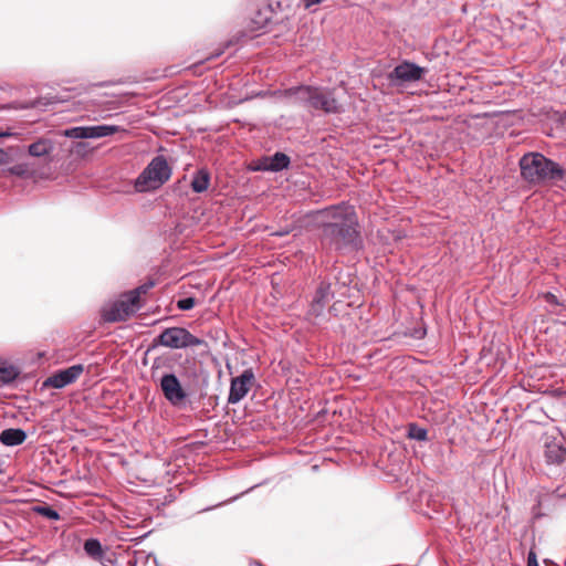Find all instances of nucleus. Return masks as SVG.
Returning a JSON list of instances; mask_svg holds the SVG:
<instances>
[{"mask_svg": "<svg viewBox=\"0 0 566 566\" xmlns=\"http://www.w3.org/2000/svg\"><path fill=\"white\" fill-rule=\"evenodd\" d=\"M322 222V241L336 250L355 243L358 238L357 219L354 208L342 203L317 212Z\"/></svg>", "mask_w": 566, "mask_h": 566, "instance_id": "obj_1", "label": "nucleus"}, {"mask_svg": "<svg viewBox=\"0 0 566 566\" xmlns=\"http://www.w3.org/2000/svg\"><path fill=\"white\" fill-rule=\"evenodd\" d=\"M522 177L532 184L557 182L565 178V170L539 153L525 154L520 159Z\"/></svg>", "mask_w": 566, "mask_h": 566, "instance_id": "obj_2", "label": "nucleus"}, {"mask_svg": "<svg viewBox=\"0 0 566 566\" xmlns=\"http://www.w3.org/2000/svg\"><path fill=\"white\" fill-rule=\"evenodd\" d=\"M285 96L310 108L325 113L336 114L339 113L342 108L331 91L319 87L305 85L292 87L285 91Z\"/></svg>", "mask_w": 566, "mask_h": 566, "instance_id": "obj_3", "label": "nucleus"}, {"mask_svg": "<svg viewBox=\"0 0 566 566\" xmlns=\"http://www.w3.org/2000/svg\"><path fill=\"white\" fill-rule=\"evenodd\" d=\"M171 176V168L164 156L154 157L136 178L134 187L137 192L159 189Z\"/></svg>", "mask_w": 566, "mask_h": 566, "instance_id": "obj_4", "label": "nucleus"}, {"mask_svg": "<svg viewBox=\"0 0 566 566\" xmlns=\"http://www.w3.org/2000/svg\"><path fill=\"white\" fill-rule=\"evenodd\" d=\"M139 308L137 292H128L103 310L105 322H122Z\"/></svg>", "mask_w": 566, "mask_h": 566, "instance_id": "obj_5", "label": "nucleus"}, {"mask_svg": "<svg viewBox=\"0 0 566 566\" xmlns=\"http://www.w3.org/2000/svg\"><path fill=\"white\" fill-rule=\"evenodd\" d=\"M157 344L169 348H186L200 346L205 342L182 327H169L164 329L156 338Z\"/></svg>", "mask_w": 566, "mask_h": 566, "instance_id": "obj_6", "label": "nucleus"}, {"mask_svg": "<svg viewBox=\"0 0 566 566\" xmlns=\"http://www.w3.org/2000/svg\"><path fill=\"white\" fill-rule=\"evenodd\" d=\"M424 74V67H421L412 62L403 61L388 74V80L392 84L411 83L421 80Z\"/></svg>", "mask_w": 566, "mask_h": 566, "instance_id": "obj_7", "label": "nucleus"}, {"mask_svg": "<svg viewBox=\"0 0 566 566\" xmlns=\"http://www.w3.org/2000/svg\"><path fill=\"white\" fill-rule=\"evenodd\" d=\"M253 380L254 374L252 369H245L240 376L232 378L228 402L237 403L241 401L251 389Z\"/></svg>", "mask_w": 566, "mask_h": 566, "instance_id": "obj_8", "label": "nucleus"}, {"mask_svg": "<svg viewBox=\"0 0 566 566\" xmlns=\"http://www.w3.org/2000/svg\"><path fill=\"white\" fill-rule=\"evenodd\" d=\"M331 287V283L327 282H321L318 284L308 308L310 316L317 318L323 315L325 307L334 297Z\"/></svg>", "mask_w": 566, "mask_h": 566, "instance_id": "obj_9", "label": "nucleus"}, {"mask_svg": "<svg viewBox=\"0 0 566 566\" xmlns=\"http://www.w3.org/2000/svg\"><path fill=\"white\" fill-rule=\"evenodd\" d=\"M160 388L165 398L174 406L181 403L186 399L187 395L179 379L174 374H166L161 377Z\"/></svg>", "mask_w": 566, "mask_h": 566, "instance_id": "obj_10", "label": "nucleus"}, {"mask_svg": "<svg viewBox=\"0 0 566 566\" xmlns=\"http://www.w3.org/2000/svg\"><path fill=\"white\" fill-rule=\"evenodd\" d=\"M106 548H104L101 542L96 538H88L83 543V551L77 552V556H87L94 562L99 563L102 566H113L115 564V559L112 556L106 554Z\"/></svg>", "mask_w": 566, "mask_h": 566, "instance_id": "obj_11", "label": "nucleus"}, {"mask_svg": "<svg viewBox=\"0 0 566 566\" xmlns=\"http://www.w3.org/2000/svg\"><path fill=\"white\" fill-rule=\"evenodd\" d=\"M119 130L115 125H96L73 127V139L101 138Z\"/></svg>", "mask_w": 566, "mask_h": 566, "instance_id": "obj_12", "label": "nucleus"}, {"mask_svg": "<svg viewBox=\"0 0 566 566\" xmlns=\"http://www.w3.org/2000/svg\"><path fill=\"white\" fill-rule=\"evenodd\" d=\"M544 457L546 462L549 464H560L566 459V448L555 439H546L544 444Z\"/></svg>", "mask_w": 566, "mask_h": 566, "instance_id": "obj_13", "label": "nucleus"}, {"mask_svg": "<svg viewBox=\"0 0 566 566\" xmlns=\"http://www.w3.org/2000/svg\"><path fill=\"white\" fill-rule=\"evenodd\" d=\"M290 165V157L283 153H275L271 157H265L262 161L261 169L269 171H280L287 168Z\"/></svg>", "mask_w": 566, "mask_h": 566, "instance_id": "obj_14", "label": "nucleus"}, {"mask_svg": "<svg viewBox=\"0 0 566 566\" xmlns=\"http://www.w3.org/2000/svg\"><path fill=\"white\" fill-rule=\"evenodd\" d=\"M27 439V433L20 428L4 429L0 433V442L7 447H15L22 444Z\"/></svg>", "mask_w": 566, "mask_h": 566, "instance_id": "obj_15", "label": "nucleus"}, {"mask_svg": "<svg viewBox=\"0 0 566 566\" xmlns=\"http://www.w3.org/2000/svg\"><path fill=\"white\" fill-rule=\"evenodd\" d=\"M54 150V145L51 139L41 138L32 143L28 147V153L32 157H44L50 155Z\"/></svg>", "mask_w": 566, "mask_h": 566, "instance_id": "obj_16", "label": "nucleus"}, {"mask_svg": "<svg viewBox=\"0 0 566 566\" xmlns=\"http://www.w3.org/2000/svg\"><path fill=\"white\" fill-rule=\"evenodd\" d=\"M209 185H210L209 171L207 169L197 170L191 180V189L197 193H201L209 188Z\"/></svg>", "mask_w": 566, "mask_h": 566, "instance_id": "obj_17", "label": "nucleus"}, {"mask_svg": "<svg viewBox=\"0 0 566 566\" xmlns=\"http://www.w3.org/2000/svg\"><path fill=\"white\" fill-rule=\"evenodd\" d=\"M69 384H71V367L49 377L43 385L45 387L62 388Z\"/></svg>", "mask_w": 566, "mask_h": 566, "instance_id": "obj_18", "label": "nucleus"}, {"mask_svg": "<svg viewBox=\"0 0 566 566\" xmlns=\"http://www.w3.org/2000/svg\"><path fill=\"white\" fill-rule=\"evenodd\" d=\"M19 374V369L13 365L0 361V385H8L14 381Z\"/></svg>", "mask_w": 566, "mask_h": 566, "instance_id": "obj_19", "label": "nucleus"}, {"mask_svg": "<svg viewBox=\"0 0 566 566\" xmlns=\"http://www.w3.org/2000/svg\"><path fill=\"white\" fill-rule=\"evenodd\" d=\"M8 172L18 177H31L34 174V168L30 163L23 161L10 167Z\"/></svg>", "mask_w": 566, "mask_h": 566, "instance_id": "obj_20", "label": "nucleus"}, {"mask_svg": "<svg viewBox=\"0 0 566 566\" xmlns=\"http://www.w3.org/2000/svg\"><path fill=\"white\" fill-rule=\"evenodd\" d=\"M93 147H91L90 143L78 140L73 143V155L78 157H85L87 154L92 153Z\"/></svg>", "mask_w": 566, "mask_h": 566, "instance_id": "obj_21", "label": "nucleus"}, {"mask_svg": "<svg viewBox=\"0 0 566 566\" xmlns=\"http://www.w3.org/2000/svg\"><path fill=\"white\" fill-rule=\"evenodd\" d=\"M409 436L418 441H424L428 438V432L423 428L417 427L416 424H410Z\"/></svg>", "mask_w": 566, "mask_h": 566, "instance_id": "obj_22", "label": "nucleus"}, {"mask_svg": "<svg viewBox=\"0 0 566 566\" xmlns=\"http://www.w3.org/2000/svg\"><path fill=\"white\" fill-rule=\"evenodd\" d=\"M195 304H196L195 298L186 297V298L179 300L177 302V307L181 311H189L195 306Z\"/></svg>", "mask_w": 566, "mask_h": 566, "instance_id": "obj_23", "label": "nucleus"}, {"mask_svg": "<svg viewBox=\"0 0 566 566\" xmlns=\"http://www.w3.org/2000/svg\"><path fill=\"white\" fill-rule=\"evenodd\" d=\"M35 106H36L35 102H33L31 104H22L19 102H13V103L2 106V109H27V108H32Z\"/></svg>", "mask_w": 566, "mask_h": 566, "instance_id": "obj_24", "label": "nucleus"}, {"mask_svg": "<svg viewBox=\"0 0 566 566\" xmlns=\"http://www.w3.org/2000/svg\"><path fill=\"white\" fill-rule=\"evenodd\" d=\"M39 512L42 513L43 515H45L46 517L51 518V520H57L59 518L57 512L52 510L51 507H40Z\"/></svg>", "mask_w": 566, "mask_h": 566, "instance_id": "obj_25", "label": "nucleus"}, {"mask_svg": "<svg viewBox=\"0 0 566 566\" xmlns=\"http://www.w3.org/2000/svg\"><path fill=\"white\" fill-rule=\"evenodd\" d=\"M153 286H154V282H148L146 284L138 286L137 289L133 290L132 292H137L138 300H139L140 295L146 294L148 292V290L151 289Z\"/></svg>", "mask_w": 566, "mask_h": 566, "instance_id": "obj_26", "label": "nucleus"}, {"mask_svg": "<svg viewBox=\"0 0 566 566\" xmlns=\"http://www.w3.org/2000/svg\"><path fill=\"white\" fill-rule=\"evenodd\" d=\"M12 161V157L10 156V154L0 148V166H4V165H8Z\"/></svg>", "mask_w": 566, "mask_h": 566, "instance_id": "obj_27", "label": "nucleus"}, {"mask_svg": "<svg viewBox=\"0 0 566 566\" xmlns=\"http://www.w3.org/2000/svg\"><path fill=\"white\" fill-rule=\"evenodd\" d=\"M538 564L537 557L534 551H530L527 555V566L536 565Z\"/></svg>", "mask_w": 566, "mask_h": 566, "instance_id": "obj_28", "label": "nucleus"}, {"mask_svg": "<svg viewBox=\"0 0 566 566\" xmlns=\"http://www.w3.org/2000/svg\"><path fill=\"white\" fill-rule=\"evenodd\" d=\"M83 365H73V381L83 373Z\"/></svg>", "mask_w": 566, "mask_h": 566, "instance_id": "obj_29", "label": "nucleus"}, {"mask_svg": "<svg viewBox=\"0 0 566 566\" xmlns=\"http://www.w3.org/2000/svg\"><path fill=\"white\" fill-rule=\"evenodd\" d=\"M13 136H17V134L14 132H12L10 128H8V129L0 128V137H13Z\"/></svg>", "mask_w": 566, "mask_h": 566, "instance_id": "obj_30", "label": "nucleus"}, {"mask_svg": "<svg viewBox=\"0 0 566 566\" xmlns=\"http://www.w3.org/2000/svg\"><path fill=\"white\" fill-rule=\"evenodd\" d=\"M323 0H304L305 2V7L306 8H310L311 6H314V4H318L321 3Z\"/></svg>", "mask_w": 566, "mask_h": 566, "instance_id": "obj_31", "label": "nucleus"}, {"mask_svg": "<svg viewBox=\"0 0 566 566\" xmlns=\"http://www.w3.org/2000/svg\"><path fill=\"white\" fill-rule=\"evenodd\" d=\"M546 300H547V302H549V303H556V297H555V295H553V294H551V293H548V294L546 295Z\"/></svg>", "mask_w": 566, "mask_h": 566, "instance_id": "obj_32", "label": "nucleus"}, {"mask_svg": "<svg viewBox=\"0 0 566 566\" xmlns=\"http://www.w3.org/2000/svg\"><path fill=\"white\" fill-rule=\"evenodd\" d=\"M64 136H65V137H71V128H66V129L64 130Z\"/></svg>", "mask_w": 566, "mask_h": 566, "instance_id": "obj_33", "label": "nucleus"}, {"mask_svg": "<svg viewBox=\"0 0 566 566\" xmlns=\"http://www.w3.org/2000/svg\"><path fill=\"white\" fill-rule=\"evenodd\" d=\"M285 233H286V232H279V233H276V234H277V235H283V234H285Z\"/></svg>", "mask_w": 566, "mask_h": 566, "instance_id": "obj_34", "label": "nucleus"}, {"mask_svg": "<svg viewBox=\"0 0 566 566\" xmlns=\"http://www.w3.org/2000/svg\"><path fill=\"white\" fill-rule=\"evenodd\" d=\"M258 566H264V565H262L261 563H258Z\"/></svg>", "mask_w": 566, "mask_h": 566, "instance_id": "obj_35", "label": "nucleus"}]
</instances>
